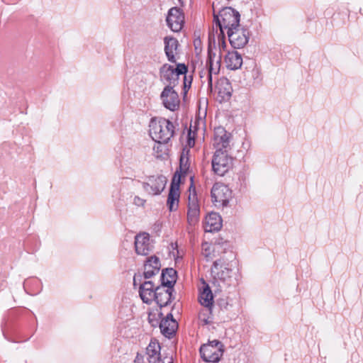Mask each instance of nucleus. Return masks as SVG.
<instances>
[{
	"instance_id": "nucleus-33",
	"label": "nucleus",
	"mask_w": 363,
	"mask_h": 363,
	"mask_svg": "<svg viewBox=\"0 0 363 363\" xmlns=\"http://www.w3.org/2000/svg\"><path fill=\"white\" fill-rule=\"evenodd\" d=\"M223 34H220L218 35V47H219V53L218 55H220L222 57V50H224L226 48V43L224 40Z\"/></svg>"
},
{
	"instance_id": "nucleus-1",
	"label": "nucleus",
	"mask_w": 363,
	"mask_h": 363,
	"mask_svg": "<svg viewBox=\"0 0 363 363\" xmlns=\"http://www.w3.org/2000/svg\"><path fill=\"white\" fill-rule=\"evenodd\" d=\"M213 21L219 28L220 34H223L224 30L227 33L240 27V15L238 11L231 7H225L216 13L215 3H213Z\"/></svg>"
},
{
	"instance_id": "nucleus-31",
	"label": "nucleus",
	"mask_w": 363,
	"mask_h": 363,
	"mask_svg": "<svg viewBox=\"0 0 363 363\" xmlns=\"http://www.w3.org/2000/svg\"><path fill=\"white\" fill-rule=\"evenodd\" d=\"M173 70L174 72H175V74H177V76L178 77H179L180 75H184V87H186L187 86V84H186V73L187 72V67L184 65V64H178L177 65V67L176 68H174L173 67Z\"/></svg>"
},
{
	"instance_id": "nucleus-23",
	"label": "nucleus",
	"mask_w": 363,
	"mask_h": 363,
	"mask_svg": "<svg viewBox=\"0 0 363 363\" xmlns=\"http://www.w3.org/2000/svg\"><path fill=\"white\" fill-rule=\"evenodd\" d=\"M218 94L221 101L228 100L232 94V86L229 81L225 79H220L217 84Z\"/></svg>"
},
{
	"instance_id": "nucleus-28",
	"label": "nucleus",
	"mask_w": 363,
	"mask_h": 363,
	"mask_svg": "<svg viewBox=\"0 0 363 363\" xmlns=\"http://www.w3.org/2000/svg\"><path fill=\"white\" fill-rule=\"evenodd\" d=\"M139 294L143 301L145 303L150 304L155 300L156 296V288L155 290L139 289Z\"/></svg>"
},
{
	"instance_id": "nucleus-32",
	"label": "nucleus",
	"mask_w": 363,
	"mask_h": 363,
	"mask_svg": "<svg viewBox=\"0 0 363 363\" xmlns=\"http://www.w3.org/2000/svg\"><path fill=\"white\" fill-rule=\"evenodd\" d=\"M211 245L208 242H204L202 244V254L205 257L208 259L211 258Z\"/></svg>"
},
{
	"instance_id": "nucleus-9",
	"label": "nucleus",
	"mask_w": 363,
	"mask_h": 363,
	"mask_svg": "<svg viewBox=\"0 0 363 363\" xmlns=\"http://www.w3.org/2000/svg\"><path fill=\"white\" fill-rule=\"evenodd\" d=\"M230 43L235 49L245 47L249 41V31L240 27L227 33Z\"/></svg>"
},
{
	"instance_id": "nucleus-30",
	"label": "nucleus",
	"mask_w": 363,
	"mask_h": 363,
	"mask_svg": "<svg viewBox=\"0 0 363 363\" xmlns=\"http://www.w3.org/2000/svg\"><path fill=\"white\" fill-rule=\"evenodd\" d=\"M155 145L153 147L154 155L157 158H162L167 154V147L165 143L167 142H155Z\"/></svg>"
},
{
	"instance_id": "nucleus-29",
	"label": "nucleus",
	"mask_w": 363,
	"mask_h": 363,
	"mask_svg": "<svg viewBox=\"0 0 363 363\" xmlns=\"http://www.w3.org/2000/svg\"><path fill=\"white\" fill-rule=\"evenodd\" d=\"M204 308H202L199 313V323L203 325H206L210 323V318L211 314V308L212 306H203Z\"/></svg>"
},
{
	"instance_id": "nucleus-14",
	"label": "nucleus",
	"mask_w": 363,
	"mask_h": 363,
	"mask_svg": "<svg viewBox=\"0 0 363 363\" xmlns=\"http://www.w3.org/2000/svg\"><path fill=\"white\" fill-rule=\"evenodd\" d=\"M200 206L197 195L195 192L189 193L188 211H187V221L190 225H195L199 220Z\"/></svg>"
},
{
	"instance_id": "nucleus-27",
	"label": "nucleus",
	"mask_w": 363,
	"mask_h": 363,
	"mask_svg": "<svg viewBox=\"0 0 363 363\" xmlns=\"http://www.w3.org/2000/svg\"><path fill=\"white\" fill-rule=\"evenodd\" d=\"M213 296L210 287L206 285L201 291L199 301L203 306H213Z\"/></svg>"
},
{
	"instance_id": "nucleus-34",
	"label": "nucleus",
	"mask_w": 363,
	"mask_h": 363,
	"mask_svg": "<svg viewBox=\"0 0 363 363\" xmlns=\"http://www.w3.org/2000/svg\"><path fill=\"white\" fill-rule=\"evenodd\" d=\"M154 284L152 281H145L143 284H142L140 286V289H148L150 290H155L154 289Z\"/></svg>"
},
{
	"instance_id": "nucleus-36",
	"label": "nucleus",
	"mask_w": 363,
	"mask_h": 363,
	"mask_svg": "<svg viewBox=\"0 0 363 363\" xmlns=\"http://www.w3.org/2000/svg\"><path fill=\"white\" fill-rule=\"evenodd\" d=\"M188 144L189 146H194L195 144L194 136H191V132L189 130L188 134Z\"/></svg>"
},
{
	"instance_id": "nucleus-17",
	"label": "nucleus",
	"mask_w": 363,
	"mask_h": 363,
	"mask_svg": "<svg viewBox=\"0 0 363 363\" xmlns=\"http://www.w3.org/2000/svg\"><path fill=\"white\" fill-rule=\"evenodd\" d=\"M178 328L177 321L173 318L172 314H168L160 323L161 333L167 337H171Z\"/></svg>"
},
{
	"instance_id": "nucleus-15",
	"label": "nucleus",
	"mask_w": 363,
	"mask_h": 363,
	"mask_svg": "<svg viewBox=\"0 0 363 363\" xmlns=\"http://www.w3.org/2000/svg\"><path fill=\"white\" fill-rule=\"evenodd\" d=\"M135 248L138 255H147L151 251L152 246L150 242L148 233H142L135 238Z\"/></svg>"
},
{
	"instance_id": "nucleus-7",
	"label": "nucleus",
	"mask_w": 363,
	"mask_h": 363,
	"mask_svg": "<svg viewBox=\"0 0 363 363\" xmlns=\"http://www.w3.org/2000/svg\"><path fill=\"white\" fill-rule=\"evenodd\" d=\"M167 178L162 175H153L143 183L144 190L151 196L160 194L165 188Z\"/></svg>"
},
{
	"instance_id": "nucleus-38",
	"label": "nucleus",
	"mask_w": 363,
	"mask_h": 363,
	"mask_svg": "<svg viewBox=\"0 0 363 363\" xmlns=\"http://www.w3.org/2000/svg\"><path fill=\"white\" fill-rule=\"evenodd\" d=\"M201 43V41L199 40H196L194 41V45H195V48L196 49H198L199 48V45H200Z\"/></svg>"
},
{
	"instance_id": "nucleus-4",
	"label": "nucleus",
	"mask_w": 363,
	"mask_h": 363,
	"mask_svg": "<svg viewBox=\"0 0 363 363\" xmlns=\"http://www.w3.org/2000/svg\"><path fill=\"white\" fill-rule=\"evenodd\" d=\"M233 158L228 151H216L211 161L212 169L218 176H223L233 167Z\"/></svg>"
},
{
	"instance_id": "nucleus-8",
	"label": "nucleus",
	"mask_w": 363,
	"mask_h": 363,
	"mask_svg": "<svg viewBox=\"0 0 363 363\" xmlns=\"http://www.w3.org/2000/svg\"><path fill=\"white\" fill-rule=\"evenodd\" d=\"M212 201L215 205L225 206L231 198V191L228 186L221 184L216 183L211 189Z\"/></svg>"
},
{
	"instance_id": "nucleus-35",
	"label": "nucleus",
	"mask_w": 363,
	"mask_h": 363,
	"mask_svg": "<svg viewBox=\"0 0 363 363\" xmlns=\"http://www.w3.org/2000/svg\"><path fill=\"white\" fill-rule=\"evenodd\" d=\"M218 305L220 306V307L222 308V309H225L227 310L228 309V307L229 306V303L228 302V300L227 299H224V298H220L219 301H218Z\"/></svg>"
},
{
	"instance_id": "nucleus-40",
	"label": "nucleus",
	"mask_w": 363,
	"mask_h": 363,
	"mask_svg": "<svg viewBox=\"0 0 363 363\" xmlns=\"http://www.w3.org/2000/svg\"><path fill=\"white\" fill-rule=\"evenodd\" d=\"M191 84V79L189 82V87H190Z\"/></svg>"
},
{
	"instance_id": "nucleus-16",
	"label": "nucleus",
	"mask_w": 363,
	"mask_h": 363,
	"mask_svg": "<svg viewBox=\"0 0 363 363\" xmlns=\"http://www.w3.org/2000/svg\"><path fill=\"white\" fill-rule=\"evenodd\" d=\"M173 291V288H166L162 286L156 287V296L154 301L160 308L167 306L172 300Z\"/></svg>"
},
{
	"instance_id": "nucleus-5",
	"label": "nucleus",
	"mask_w": 363,
	"mask_h": 363,
	"mask_svg": "<svg viewBox=\"0 0 363 363\" xmlns=\"http://www.w3.org/2000/svg\"><path fill=\"white\" fill-rule=\"evenodd\" d=\"M223 344L218 340H213L204 344L200 347V354L202 359L210 363H216L220 361L223 354Z\"/></svg>"
},
{
	"instance_id": "nucleus-13",
	"label": "nucleus",
	"mask_w": 363,
	"mask_h": 363,
	"mask_svg": "<svg viewBox=\"0 0 363 363\" xmlns=\"http://www.w3.org/2000/svg\"><path fill=\"white\" fill-rule=\"evenodd\" d=\"M166 21L168 27L173 32H179L182 28L184 16L179 8L172 7L169 10Z\"/></svg>"
},
{
	"instance_id": "nucleus-37",
	"label": "nucleus",
	"mask_w": 363,
	"mask_h": 363,
	"mask_svg": "<svg viewBox=\"0 0 363 363\" xmlns=\"http://www.w3.org/2000/svg\"><path fill=\"white\" fill-rule=\"evenodd\" d=\"M135 203H137L138 205L140 204V203H143L144 201L140 199L139 197H135Z\"/></svg>"
},
{
	"instance_id": "nucleus-10",
	"label": "nucleus",
	"mask_w": 363,
	"mask_h": 363,
	"mask_svg": "<svg viewBox=\"0 0 363 363\" xmlns=\"http://www.w3.org/2000/svg\"><path fill=\"white\" fill-rule=\"evenodd\" d=\"M161 99L164 107L174 111L179 107L180 100L179 95L171 86H166L161 94Z\"/></svg>"
},
{
	"instance_id": "nucleus-41",
	"label": "nucleus",
	"mask_w": 363,
	"mask_h": 363,
	"mask_svg": "<svg viewBox=\"0 0 363 363\" xmlns=\"http://www.w3.org/2000/svg\"><path fill=\"white\" fill-rule=\"evenodd\" d=\"M179 1H180L181 0H179Z\"/></svg>"
},
{
	"instance_id": "nucleus-3",
	"label": "nucleus",
	"mask_w": 363,
	"mask_h": 363,
	"mask_svg": "<svg viewBox=\"0 0 363 363\" xmlns=\"http://www.w3.org/2000/svg\"><path fill=\"white\" fill-rule=\"evenodd\" d=\"M221 65V56L217 55L216 52L209 48L208 49V57L206 62V68L200 71L199 75L201 79L204 77L208 84L209 87H212V77L220 72Z\"/></svg>"
},
{
	"instance_id": "nucleus-2",
	"label": "nucleus",
	"mask_w": 363,
	"mask_h": 363,
	"mask_svg": "<svg viewBox=\"0 0 363 363\" xmlns=\"http://www.w3.org/2000/svg\"><path fill=\"white\" fill-rule=\"evenodd\" d=\"M149 126L150 135L155 142H168L174 133L173 123L163 118H152Z\"/></svg>"
},
{
	"instance_id": "nucleus-22",
	"label": "nucleus",
	"mask_w": 363,
	"mask_h": 363,
	"mask_svg": "<svg viewBox=\"0 0 363 363\" xmlns=\"http://www.w3.org/2000/svg\"><path fill=\"white\" fill-rule=\"evenodd\" d=\"M222 227L221 217L218 213H211L206 217V230L208 232L218 231Z\"/></svg>"
},
{
	"instance_id": "nucleus-19",
	"label": "nucleus",
	"mask_w": 363,
	"mask_h": 363,
	"mask_svg": "<svg viewBox=\"0 0 363 363\" xmlns=\"http://www.w3.org/2000/svg\"><path fill=\"white\" fill-rule=\"evenodd\" d=\"M160 78L168 83L167 86L174 87L178 84L179 77L174 72L173 66L168 64L164 65L160 68Z\"/></svg>"
},
{
	"instance_id": "nucleus-11",
	"label": "nucleus",
	"mask_w": 363,
	"mask_h": 363,
	"mask_svg": "<svg viewBox=\"0 0 363 363\" xmlns=\"http://www.w3.org/2000/svg\"><path fill=\"white\" fill-rule=\"evenodd\" d=\"M230 143V134L223 127L216 128L213 138V146L216 151H228Z\"/></svg>"
},
{
	"instance_id": "nucleus-26",
	"label": "nucleus",
	"mask_w": 363,
	"mask_h": 363,
	"mask_svg": "<svg viewBox=\"0 0 363 363\" xmlns=\"http://www.w3.org/2000/svg\"><path fill=\"white\" fill-rule=\"evenodd\" d=\"M189 152V150L184 149L182 150L179 160V172L177 171L174 174H177V176L184 177L188 174L190 167Z\"/></svg>"
},
{
	"instance_id": "nucleus-24",
	"label": "nucleus",
	"mask_w": 363,
	"mask_h": 363,
	"mask_svg": "<svg viewBox=\"0 0 363 363\" xmlns=\"http://www.w3.org/2000/svg\"><path fill=\"white\" fill-rule=\"evenodd\" d=\"M177 272L172 268H167L162 270L161 274L162 286L167 288H173L176 282Z\"/></svg>"
},
{
	"instance_id": "nucleus-39",
	"label": "nucleus",
	"mask_w": 363,
	"mask_h": 363,
	"mask_svg": "<svg viewBox=\"0 0 363 363\" xmlns=\"http://www.w3.org/2000/svg\"><path fill=\"white\" fill-rule=\"evenodd\" d=\"M211 48L213 50V49L211 48V45H209V46H208V48ZM216 48H214V50H213V51L216 52Z\"/></svg>"
},
{
	"instance_id": "nucleus-21",
	"label": "nucleus",
	"mask_w": 363,
	"mask_h": 363,
	"mask_svg": "<svg viewBox=\"0 0 363 363\" xmlns=\"http://www.w3.org/2000/svg\"><path fill=\"white\" fill-rule=\"evenodd\" d=\"M225 62L228 69L235 70L241 67L242 58L236 51L228 52L225 57Z\"/></svg>"
},
{
	"instance_id": "nucleus-6",
	"label": "nucleus",
	"mask_w": 363,
	"mask_h": 363,
	"mask_svg": "<svg viewBox=\"0 0 363 363\" xmlns=\"http://www.w3.org/2000/svg\"><path fill=\"white\" fill-rule=\"evenodd\" d=\"M211 272L214 279L219 281L218 285L220 288L226 287L231 284V269L228 267V264L223 259H219L213 262L211 268Z\"/></svg>"
},
{
	"instance_id": "nucleus-20",
	"label": "nucleus",
	"mask_w": 363,
	"mask_h": 363,
	"mask_svg": "<svg viewBox=\"0 0 363 363\" xmlns=\"http://www.w3.org/2000/svg\"><path fill=\"white\" fill-rule=\"evenodd\" d=\"M160 267L161 264L159 258L156 256L150 257L144 264V277L145 279H150L159 273Z\"/></svg>"
},
{
	"instance_id": "nucleus-18",
	"label": "nucleus",
	"mask_w": 363,
	"mask_h": 363,
	"mask_svg": "<svg viewBox=\"0 0 363 363\" xmlns=\"http://www.w3.org/2000/svg\"><path fill=\"white\" fill-rule=\"evenodd\" d=\"M164 52L168 59L171 62H176L177 59L175 57L177 54V49L179 47L178 40L173 37L166 36L164 38Z\"/></svg>"
},
{
	"instance_id": "nucleus-12",
	"label": "nucleus",
	"mask_w": 363,
	"mask_h": 363,
	"mask_svg": "<svg viewBox=\"0 0 363 363\" xmlns=\"http://www.w3.org/2000/svg\"><path fill=\"white\" fill-rule=\"evenodd\" d=\"M180 182L181 176H177V174H174L172 179L167 201V204L169 211H175L178 208Z\"/></svg>"
},
{
	"instance_id": "nucleus-25",
	"label": "nucleus",
	"mask_w": 363,
	"mask_h": 363,
	"mask_svg": "<svg viewBox=\"0 0 363 363\" xmlns=\"http://www.w3.org/2000/svg\"><path fill=\"white\" fill-rule=\"evenodd\" d=\"M160 345L158 342L151 341L147 346L146 353L148 363H155L158 358L161 357Z\"/></svg>"
}]
</instances>
